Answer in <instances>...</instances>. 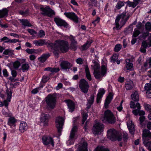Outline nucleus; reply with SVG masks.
<instances>
[{
  "mask_svg": "<svg viewBox=\"0 0 151 151\" xmlns=\"http://www.w3.org/2000/svg\"><path fill=\"white\" fill-rule=\"evenodd\" d=\"M140 31L138 29L135 30L134 32L133 37H136L140 34Z\"/></svg>",
  "mask_w": 151,
  "mask_h": 151,
  "instance_id": "nucleus-54",
  "label": "nucleus"
},
{
  "mask_svg": "<svg viewBox=\"0 0 151 151\" xmlns=\"http://www.w3.org/2000/svg\"><path fill=\"white\" fill-rule=\"evenodd\" d=\"M64 119L61 116H58L55 119V122L56 126L58 129V130L59 134H60L63 125Z\"/></svg>",
  "mask_w": 151,
  "mask_h": 151,
  "instance_id": "nucleus-11",
  "label": "nucleus"
},
{
  "mask_svg": "<svg viewBox=\"0 0 151 151\" xmlns=\"http://www.w3.org/2000/svg\"><path fill=\"white\" fill-rule=\"evenodd\" d=\"M113 94L111 93H110L106 98L104 103V106L105 108L107 109L108 108V105L110 103L113 98Z\"/></svg>",
  "mask_w": 151,
  "mask_h": 151,
  "instance_id": "nucleus-22",
  "label": "nucleus"
},
{
  "mask_svg": "<svg viewBox=\"0 0 151 151\" xmlns=\"http://www.w3.org/2000/svg\"><path fill=\"white\" fill-rule=\"evenodd\" d=\"M42 139L43 144L45 145H50L52 147L54 145V140L50 136H44L42 137Z\"/></svg>",
  "mask_w": 151,
  "mask_h": 151,
  "instance_id": "nucleus-13",
  "label": "nucleus"
},
{
  "mask_svg": "<svg viewBox=\"0 0 151 151\" xmlns=\"http://www.w3.org/2000/svg\"><path fill=\"white\" fill-rule=\"evenodd\" d=\"M48 48H50L51 50H52L54 51H53V53L55 55L58 57L59 56V49H57V47H55V46H53L52 48L51 47H48Z\"/></svg>",
  "mask_w": 151,
  "mask_h": 151,
  "instance_id": "nucleus-37",
  "label": "nucleus"
},
{
  "mask_svg": "<svg viewBox=\"0 0 151 151\" xmlns=\"http://www.w3.org/2000/svg\"><path fill=\"white\" fill-rule=\"evenodd\" d=\"M87 146V143L84 140H82L79 145H76L78 147V151H88Z\"/></svg>",
  "mask_w": 151,
  "mask_h": 151,
  "instance_id": "nucleus-14",
  "label": "nucleus"
},
{
  "mask_svg": "<svg viewBox=\"0 0 151 151\" xmlns=\"http://www.w3.org/2000/svg\"><path fill=\"white\" fill-rule=\"evenodd\" d=\"M92 43V42H90L89 44V42L87 41V42L84 45H83L82 46V49L83 50H86L87 49L88 47H89L90 44Z\"/></svg>",
  "mask_w": 151,
  "mask_h": 151,
  "instance_id": "nucleus-52",
  "label": "nucleus"
},
{
  "mask_svg": "<svg viewBox=\"0 0 151 151\" xmlns=\"http://www.w3.org/2000/svg\"><path fill=\"white\" fill-rule=\"evenodd\" d=\"M85 72L86 78L89 81H91L92 80L91 76L88 65H85Z\"/></svg>",
  "mask_w": 151,
  "mask_h": 151,
  "instance_id": "nucleus-26",
  "label": "nucleus"
},
{
  "mask_svg": "<svg viewBox=\"0 0 151 151\" xmlns=\"http://www.w3.org/2000/svg\"><path fill=\"white\" fill-rule=\"evenodd\" d=\"M50 43H48V42H45V40L41 39L38 40H35L33 42V43L36 46H42L45 44L47 45V44Z\"/></svg>",
  "mask_w": 151,
  "mask_h": 151,
  "instance_id": "nucleus-24",
  "label": "nucleus"
},
{
  "mask_svg": "<svg viewBox=\"0 0 151 151\" xmlns=\"http://www.w3.org/2000/svg\"><path fill=\"white\" fill-rule=\"evenodd\" d=\"M78 43H70V49L74 51H75L77 49V44Z\"/></svg>",
  "mask_w": 151,
  "mask_h": 151,
  "instance_id": "nucleus-49",
  "label": "nucleus"
},
{
  "mask_svg": "<svg viewBox=\"0 0 151 151\" xmlns=\"http://www.w3.org/2000/svg\"><path fill=\"white\" fill-rule=\"evenodd\" d=\"M27 31L32 35L37 34V32L33 29H27Z\"/></svg>",
  "mask_w": 151,
  "mask_h": 151,
  "instance_id": "nucleus-60",
  "label": "nucleus"
},
{
  "mask_svg": "<svg viewBox=\"0 0 151 151\" xmlns=\"http://www.w3.org/2000/svg\"><path fill=\"white\" fill-rule=\"evenodd\" d=\"M93 151H109L108 149L102 146H98Z\"/></svg>",
  "mask_w": 151,
  "mask_h": 151,
  "instance_id": "nucleus-38",
  "label": "nucleus"
},
{
  "mask_svg": "<svg viewBox=\"0 0 151 151\" xmlns=\"http://www.w3.org/2000/svg\"><path fill=\"white\" fill-rule=\"evenodd\" d=\"M76 62L78 64H82L83 63V59L81 58H79L76 60Z\"/></svg>",
  "mask_w": 151,
  "mask_h": 151,
  "instance_id": "nucleus-62",
  "label": "nucleus"
},
{
  "mask_svg": "<svg viewBox=\"0 0 151 151\" xmlns=\"http://www.w3.org/2000/svg\"><path fill=\"white\" fill-rule=\"evenodd\" d=\"M104 126L103 124L100 123H97L93 127V132L96 135L100 134L103 131Z\"/></svg>",
  "mask_w": 151,
  "mask_h": 151,
  "instance_id": "nucleus-12",
  "label": "nucleus"
},
{
  "mask_svg": "<svg viewBox=\"0 0 151 151\" xmlns=\"http://www.w3.org/2000/svg\"><path fill=\"white\" fill-rule=\"evenodd\" d=\"M93 65L94 71L98 70L100 68L99 65V63L96 61L93 62Z\"/></svg>",
  "mask_w": 151,
  "mask_h": 151,
  "instance_id": "nucleus-42",
  "label": "nucleus"
},
{
  "mask_svg": "<svg viewBox=\"0 0 151 151\" xmlns=\"http://www.w3.org/2000/svg\"><path fill=\"white\" fill-rule=\"evenodd\" d=\"M143 143L144 145L149 151H151V132L147 129H145L143 132L142 135Z\"/></svg>",
  "mask_w": 151,
  "mask_h": 151,
  "instance_id": "nucleus-3",
  "label": "nucleus"
},
{
  "mask_svg": "<svg viewBox=\"0 0 151 151\" xmlns=\"http://www.w3.org/2000/svg\"><path fill=\"white\" fill-rule=\"evenodd\" d=\"M141 46L147 48L149 47V45L146 41H143L142 42Z\"/></svg>",
  "mask_w": 151,
  "mask_h": 151,
  "instance_id": "nucleus-58",
  "label": "nucleus"
},
{
  "mask_svg": "<svg viewBox=\"0 0 151 151\" xmlns=\"http://www.w3.org/2000/svg\"><path fill=\"white\" fill-rule=\"evenodd\" d=\"M122 48V45L120 44H116L114 48V51L115 52H117L120 50Z\"/></svg>",
  "mask_w": 151,
  "mask_h": 151,
  "instance_id": "nucleus-48",
  "label": "nucleus"
},
{
  "mask_svg": "<svg viewBox=\"0 0 151 151\" xmlns=\"http://www.w3.org/2000/svg\"><path fill=\"white\" fill-rule=\"evenodd\" d=\"M49 79L50 78L49 77H48L47 76H43L42 78V81L43 83H46Z\"/></svg>",
  "mask_w": 151,
  "mask_h": 151,
  "instance_id": "nucleus-57",
  "label": "nucleus"
},
{
  "mask_svg": "<svg viewBox=\"0 0 151 151\" xmlns=\"http://www.w3.org/2000/svg\"><path fill=\"white\" fill-rule=\"evenodd\" d=\"M79 87L84 93L88 92L89 85L88 83L84 79H81L79 82Z\"/></svg>",
  "mask_w": 151,
  "mask_h": 151,
  "instance_id": "nucleus-10",
  "label": "nucleus"
},
{
  "mask_svg": "<svg viewBox=\"0 0 151 151\" xmlns=\"http://www.w3.org/2000/svg\"><path fill=\"white\" fill-rule=\"evenodd\" d=\"M8 10L6 8L0 10V18H2L7 15Z\"/></svg>",
  "mask_w": 151,
  "mask_h": 151,
  "instance_id": "nucleus-33",
  "label": "nucleus"
},
{
  "mask_svg": "<svg viewBox=\"0 0 151 151\" xmlns=\"http://www.w3.org/2000/svg\"><path fill=\"white\" fill-rule=\"evenodd\" d=\"M130 107L131 108L134 109L137 108V109H140V105L138 102H137L135 104V103L133 101H132L130 102Z\"/></svg>",
  "mask_w": 151,
  "mask_h": 151,
  "instance_id": "nucleus-29",
  "label": "nucleus"
},
{
  "mask_svg": "<svg viewBox=\"0 0 151 151\" xmlns=\"http://www.w3.org/2000/svg\"><path fill=\"white\" fill-rule=\"evenodd\" d=\"M20 22L22 23V25L24 27H30L32 26V25L29 23V22L27 19H20Z\"/></svg>",
  "mask_w": 151,
  "mask_h": 151,
  "instance_id": "nucleus-30",
  "label": "nucleus"
},
{
  "mask_svg": "<svg viewBox=\"0 0 151 151\" xmlns=\"http://www.w3.org/2000/svg\"><path fill=\"white\" fill-rule=\"evenodd\" d=\"M14 51L9 49L5 50L3 54L5 55H9L12 56L14 55L13 52Z\"/></svg>",
  "mask_w": 151,
  "mask_h": 151,
  "instance_id": "nucleus-36",
  "label": "nucleus"
},
{
  "mask_svg": "<svg viewBox=\"0 0 151 151\" xmlns=\"http://www.w3.org/2000/svg\"><path fill=\"white\" fill-rule=\"evenodd\" d=\"M94 95H91L89 99L88 100V102L86 105L87 108L89 109L90 108L94 102Z\"/></svg>",
  "mask_w": 151,
  "mask_h": 151,
  "instance_id": "nucleus-28",
  "label": "nucleus"
},
{
  "mask_svg": "<svg viewBox=\"0 0 151 151\" xmlns=\"http://www.w3.org/2000/svg\"><path fill=\"white\" fill-rule=\"evenodd\" d=\"M50 55L49 53L47 54H43L41 57L38 58V60L41 63L44 62L46 59L50 56Z\"/></svg>",
  "mask_w": 151,
  "mask_h": 151,
  "instance_id": "nucleus-32",
  "label": "nucleus"
},
{
  "mask_svg": "<svg viewBox=\"0 0 151 151\" xmlns=\"http://www.w3.org/2000/svg\"><path fill=\"white\" fill-rule=\"evenodd\" d=\"M149 33L148 32H145L140 35V37L141 38L145 39L147 36L149 35Z\"/></svg>",
  "mask_w": 151,
  "mask_h": 151,
  "instance_id": "nucleus-59",
  "label": "nucleus"
},
{
  "mask_svg": "<svg viewBox=\"0 0 151 151\" xmlns=\"http://www.w3.org/2000/svg\"><path fill=\"white\" fill-rule=\"evenodd\" d=\"M53 46L57 47V49H59L62 52H66L69 49L68 42L64 40H56L54 43H50L47 44L48 47L52 48Z\"/></svg>",
  "mask_w": 151,
  "mask_h": 151,
  "instance_id": "nucleus-2",
  "label": "nucleus"
},
{
  "mask_svg": "<svg viewBox=\"0 0 151 151\" xmlns=\"http://www.w3.org/2000/svg\"><path fill=\"white\" fill-rule=\"evenodd\" d=\"M45 35V32L42 30H40L39 32L38 36L40 38L44 37Z\"/></svg>",
  "mask_w": 151,
  "mask_h": 151,
  "instance_id": "nucleus-56",
  "label": "nucleus"
},
{
  "mask_svg": "<svg viewBox=\"0 0 151 151\" xmlns=\"http://www.w3.org/2000/svg\"><path fill=\"white\" fill-rule=\"evenodd\" d=\"M125 87L127 90H130L133 87V84L132 83H127L126 84Z\"/></svg>",
  "mask_w": 151,
  "mask_h": 151,
  "instance_id": "nucleus-51",
  "label": "nucleus"
},
{
  "mask_svg": "<svg viewBox=\"0 0 151 151\" xmlns=\"http://www.w3.org/2000/svg\"><path fill=\"white\" fill-rule=\"evenodd\" d=\"M6 93L7 95V99H9V101H10V99L11 98L12 91L11 90L9 89H7Z\"/></svg>",
  "mask_w": 151,
  "mask_h": 151,
  "instance_id": "nucleus-43",
  "label": "nucleus"
},
{
  "mask_svg": "<svg viewBox=\"0 0 151 151\" xmlns=\"http://www.w3.org/2000/svg\"><path fill=\"white\" fill-rule=\"evenodd\" d=\"M144 105L145 110L151 113V105L147 104H144Z\"/></svg>",
  "mask_w": 151,
  "mask_h": 151,
  "instance_id": "nucleus-47",
  "label": "nucleus"
},
{
  "mask_svg": "<svg viewBox=\"0 0 151 151\" xmlns=\"http://www.w3.org/2000/svg\"><path fill=\"white\" fill-rule=\"evenodd\" d=\"M3 113L7 117L9 116V113L7 111V109H3Z\"/></svg>",
  "mask_w": 151,
  "mask_h": 151,
  "instance_id": "nucleus-64",
  "label": "nucleus"
},
{
  "mask_svg": "<svg viewBox=\"0 0 151 151\" xmlns=\"http://www.w3.org/2000/svg\"><path fill=\"white\" fill-rule=\"evenodd\" d=\"M13 65L14 68L18 69L20 65V63L19 61H16L14 63Z\"/></svg>",
  "mask_w": 151,
  "mask_h": 151,
  "instance_id": "nucleus-50",
  "label": "nucleus"
},
{
  "mask_svg": "<svg viewBox=\"0 0 151 151\" xmlns=\"http://www.w3.org/2000/svg\"><path fill=\"white\" fill-rule=\"evenodd\" d=\"M26 52L32 54L33 53H36V50L35 49H27L25 50Z\"/></svg>",
  "mask_w": 151,
  "mask_h": 151,
  "instance_id": "nucleus-44",
  "label": "nucleus"
},
{
  "mask_svg": "<svg viewBox=\"0 0 151 151\" xmlns=\"http://www.w3.org/2000/svg\"><path fill=\"white\" fill-rule=\"evenodd\" d=\"M127 126L129 132L131 134H133L135 132L134 125L132 122H129L127 123Z\"/></svg>",
  "mask_w": 151,
  "mask_h": 151,
  "instance_id": "nucleus-27",
  "label": "nucleus"
},
{
  "mask_svg": "<svg viewBox=\"0 0 151 151\" xmlns=\"http://www.w3.org/2000/svg\"><path fill=\"white\" fill-rule=\"evenodd\" d=\"M83 118L82 124H83L85 121L86 120L88 117V114L87 113L83 111L81 113Z\"/></svg>",
  "mask_w": 151,
  "mask_h": 151,
  "instance_id": "nucleus-40",
  "label": "nucleus"
},
{
  "mask_svg": "<svg viewBox=\"0 0 151 151\" xmlns=\"http://www.w3.org/2000/svg\"><path fill=\"white\" fill-rule=\"evenodd\" d=\"M27 128V125L24 122H22L20 124L19 129L21 132H23Z\"/></svg>",
  "mask_w": 151,
  "mask_h": 151,
  "instance_id": "nucleus-31",
  "label": "nucleus"
},
{
  "mask_svg": "<svg viewBox=\"0 0 151 151\" xmlns=\"http://www.w3.org/2000/svg\"><path fill=\"white\" fill-rule=\"evenodd\" d=\"M69 39L71 41L70 43H78L77 41L76 40L75 37H74L73 35H70L69 37Z\"/></svg>",
  "mask_w": 151,
  "mask_h": 151,
  "instance_id": "nucleus-45",
  "label": "nucleus"
},
{
  "mask_svg": "<svg viewBox=\"0 0 151 151\" xmlns=\"http://www.w3.org/2000/svg\"><path fill=\"white\" fill-rule=\"evenodd\" d=\"M107 137L113 141L118 140L121 141L122 138L124 142H126L128 138V134L127 133L123 132L120 133L114 129H110L107 132Z\"/></svg>",
  "mask_w": 151,
  "mask_h": 151,
  "instance_id": "nucleus-1",
  "label": "nucleus"
},
{
  "mask_svg": "<svg viewBox=\"0 0 151 151\" xmlns=\"http://www.w3.org/2000/svg\"><path fill=\"white\" fill-rule=\"evenodd\" d=\"M49 116L46 114H43L41 115L40 121L41 122L44 123V126L47 125L49 119Z\"/></svg>",
  "mask_w": 151,
  "mask_h": 151,
  "instance_id": "nucleus-21",
  "label": "nucleus"
},
{
  "mask_svg": "<svg viewBox=\"0 0 151 151\" xmlns=\"http://www.w3.org/2000/svg\"><path fill=\"white\" fill-rule=\"evenodd\" d=\"M19 13L21 15L25 16H26L28 14L29 12L28 10H26L24 12L22 11H20L19 12Z\"/></svg>",
  "mask_w": 151,
  "mask_h": 151,
  "instance_id": "nucleus-61",
  "label": "nucleus"
},
{
  "mask_svg": "<svg viewBox=\"0 0 151 151\" xmlns=\"http://www.w3.org/2000/svg\"><path fill=\"white\" fill-rule=\"evenodd\" d=\"M64 14L67 17L72 19L74 22L78 23V16L73 12H65Z\"/></svg>",
  "mask_w": 151,
  "mask_h": 151,
  "instance_id": "nucleus-16",
  "label": "nucleus"
},
{
  "mask_svg": "<svg viewBox=\"0 0 151 151\" xmlns=\"http://www.w3.org/2000/svg\"><path fill=\"white\" fill-rule=\"evenodd\" d=\"M145 90L146 91V95L148 98H151V84L147 83L145 86Z\"/></svg>",
  "mask_w": 151,
  "mask_h": 151,
  "instance_id": "nucleus-20",
  "label": "nucleus"
},
{
  "mask_svg": "<svg viewBox=\"0 0 151 151\" xmlns=\"http://www.w3.org/2000/svg\"><path fill=\"white\" fill-rule=\"evenodd\" d=\"M45 70L47 71H49L52 72L56 73L58 72L60 70V69L59 68H51V67H47L45 68L44 70Z\"/></svg>",
  "mask_w": 151,
  "mask_h": 151,
  "instance_id": "nucleus-34",
  "label": "nucleus"
},
{
  "mask_svg": "<svg viewBox=\"0 0 151 151\" xmlns=\"http://www.w3.org/2000/svg\"><path fill=\"white\" fill-rule=\"evenodd\" d=\"M72 66V65L67 61H62L60 63V66L61 69L66 70L69 69Z\"/></svg>",
  "mask_w": 151,
  "mask_h": 151,
  "instance_id": "nucleus-17",
  "label": "nucleus"
},
{
  "mask_svg": "<svg viewBox=\"0 0 151 151\" xmlns=\"http://www.w3.org/2000/svg\"><path fill=\"white\" fill-rule=\"evenodd\" d=\"M134 58H131L129 59H126L125 60V62L126 63V67L124 68V70H131L133 67V64L132 63L133 61Z\"/></svg>",
  "mask_w": 151,
  "mask_h": 151,
  "instance_id": "nucleus-18",
  "label": "nucleus"
},
{
  "mask_svg": "<svg viewBox=\"0 0 151 151\" xmlns=\"http://www.w3.org/2000/svg\"><path fill=\"white\" fill-rule=\"evenodd\" d=\"M124 6V3L122 1H119L116 6V8L118 9H120L122 6Z\"/></svg>",
  "mask_w": 151,
  "mask_h": 151,
  "instance_id": "nucleus-46",
  "label": "nucleus"
},
{
  "mask_svg": "<svg viewBox=\"0 0 151 151\" xmlns=\"http://www.w3.org/2000/svg\"><path fill=\"white\" fill-rule=\"evenodd\" d=\"M78 127L74 124H73V127L72 129L70 135L69 139L67 142L68 145H70L73 144L75 141V136L76 133L77 131Z\"/></svg>",
  "mask_w": 151,
  "mask_h": 151,
  "instance_id": "nucleus-9",
  "label": "nucleus"
},
{
  "mask_svg": "<svg viewBox=\"0 0 151 151\" xmlns=\"http://www.w3.org/2000/svg\"><path fill=\"white\" fill-rule=\"evenodd\" d=\"M138 4L134 1L133 2L129 1L128 3V4L129 6L130 7H132L133 8H134Z\"/></svg>",
  "mask_w": 151,
  "mask_h": 151,
  "instance_id": "nucleus-53",
  "label": "nucleus"
},
{
  "mask_svg": "<svg viewBox=\"0 0 151 151\" xmlns=\"http://www.w3.org/2000/svg\"><path fill=\"white\" fill-rule=\"evenodd\" d=\"M105 92V90L104 89H101L97 95L96 102L97 103L101 102V99L103 95Z\"/></svg>",
  "mask_w": 151,
  "mask_h": 151,
  "instance_id": "nucleus-23",
  "label": "nucleus"
},
{
  "mask_svg": "<svg viewBox=\"0 0 151 151\" xmlns=\"http://www.w3.org/2000/svg\"><path fill=\"white\" fill-rule=\"evenodd\" d=\"M54 19V21L57 25L66 27H68V24L67 23L61 18L59 17H55Z\"/></svg>",
  "mask_w": 151,
  "mask_h": 151,
  "instance_id": "nucleus-15",
  "label": "nucleus"
},
{
  "mask_svg": "<svg viewBox=\"0 0 151 151\" xmlns=\"http://www.w3.org/2000/svg\"><path fill=\"white\" fill-rule=\"evenodd\" d=\"M104 123L108 122L111 124H114L116 122V119L112 112L109 110L106 111L104 113V117L101 119Z\"/></svg>",
  "mask_w": 151,
  "mask_h": 151,
  "instance_id": "nucleus-5",
  "label": "nucleus"
},
{
  "mask_svg": "<svg viewBox=\"0 0 151 151\" xmlns=\"http://www.w3.org/2000/svg\"><path fill=\"white\" fill-rule=\"evenodd\" d=\"M64 101L66 103L67 105L69 111L72 112L75 108L74 103L70 99L65 100Z\"/></svg>",
  "mask_w": 151,
  "mask_h": 151,
  "instance_id": "nucleus-19",
  "label": "nucleus"
},
{
  "mask_svg": "<svg viewBox=\"0 0 151 151\" xmlns=\"http://www.w3.org/2000/svg\"><path fill=\"white\" fill-rule=\"evenodd\" d=\"M145 29L148 31H151V23L150 22H147L145 25Z\"/></svg>",
  "mask_w": 151,
  "mask_h": 151,
  "instance_id": "nucleus-41",
  "label": "nucleus"
},
{
  "mask_svg": "<svg viewBox=\"0 0 151 151\" xmlns=\"http://www.w3.org/2000/svg\"><path fill=\"white\" fill-rule=\"evenodd\" d=\"M118 56L116 54L114 55H113L111 58V62L113 63H115L116 60L118 59Z\"/></svg>",
  "mask_w": 151,
  "mask_h": 151,
  "instance_id": "nucleus-55",
  "label": "nucleus"
},
{
  "mask_svg": "<svg viewBox=\"0 0 151 151\" xmlns=\"http://www.w3.org/2000/svg\"><path fill=\"white\" fill-rule=\"evenodd\" d=\"M16 122V120L14 117H10L9 118L8 124L11 126H15V123Z\"/></svg>",
  "mask_w": 151,
  "mask_h": 151,
  "instance_id": "nucleus-35",
  "label": "nucleus"
},
{
  "mask_svg": "<svg viewBox=\"0 0 151 151\" xmlns=\"http://www.w3.org/2000/svg\"><path fill=\"white\" fill-rule=\"evenodd\" d=\"M41 11V14L43 16H47L50 17H53L55 15V12L49 6L45 7H41L40 8Z\"/></svg>",
  "mask_w": 151,
  "mask_h": 151,
  "instance_id": "nucleus-7",
  "label": "nucleus"
},
{
  "mask_svg": "<svg viewBox=\"0 0 151 151\" xmlns=\"http://www.w3.org/2000/svg\"><path fill=\"white\" fill-rule=\"evenodd\" d=\"M131 96L132 100L134 101L137 102L139 100V94L137 91L132 92Z\"/></svg>",
  "mask_w": 151,
  "mask_h": 151,
  "instance_id": "nucleus-25",
  "label": "nucleus"
},
{
  "mask_svg": "<svg viewBox=\"0 0 151 151\" xmlns=\"http://www.w3.org/2000/svg\"><path fill=\"white\" fill-rule=\"evenodd\" d=\"M57 94H50L45 98V101L47 104V107L51 109H53L55 106L56 102Z\"/></svg>",
  "mask_w": 151,
  "mask_h": 151,
  "instance_id": "nucleus-4",
  "label": "nucleus"
},
{
  "mask_svg": "<svg viewBox=\"0 0 151 151\" xmlns=\"http://www.w3.org/2000/svg\"><path fill=\"white\" fill-rule=\"evenodd\" d=\"M39 90H40V88H36L32 90L31 92L33 94H36L38 92Z\"/></svg>",
  "mask_w": 151,
  "mask_h": 151,
  "instance_id": "nucleus-63",
  "label": "nucleus"
},
{
  "mask_svg": "<svg viewBox=\"0 0 151 151\" xmlns=\"http://www.w3.org/2000/svg\"><path fill=\"white\" fill-rule=\"evenodd\" d=\"M101 70V72L98 70L94 71L93 74L96 79H99L105 75L106 73L107 68L105 65H102Z\"/></svg>",
  "mask_w": 151,
  "mask_h": 151,
  "instance_id": "nucleus-8",
  "label": "nucleus"
},
{
  "mask_svg": "<svg viewBox=\"0 0 151 151\" xmlns=\"http://www.w3.org/2000/svg\"><path fill=\"white\" fill-rule=\"evenodd\" d=\"M29 67V66L28 64L24 63L22 65L21 69L22 70L23 72H24L28 70Z\"/></svg>",
  "mask_w": 151,
  "mask_h": 151,
  "instance_id": "nucleus-39",
  "label": "nucleus"
},
{
  "mask_svg": "<svg viewBox=\"0 0 151 151\" xmlns=\"http://www.w3.org/2000/svg\"><path fill=\"white\" fill-rule=\"evenodd\" d=\"M126 12H123L121 14L118 15L117 16L115 21V23L116 26L115 27H114L113 28L114 29L115 28H116L117 29H118L119 26V22L121 19H122L121 22H123V23L122 24V25H123L125 24L126 22L128 20L130 16V15L129 14H127V15L126 18L125 20H124V18L126 16Z\"/></svg>",
  "mask_w": 151,
  "mask_h": 151,
  "instance_id": "nucleus-6",
  "label": "nucleus"
}]
</instances>
